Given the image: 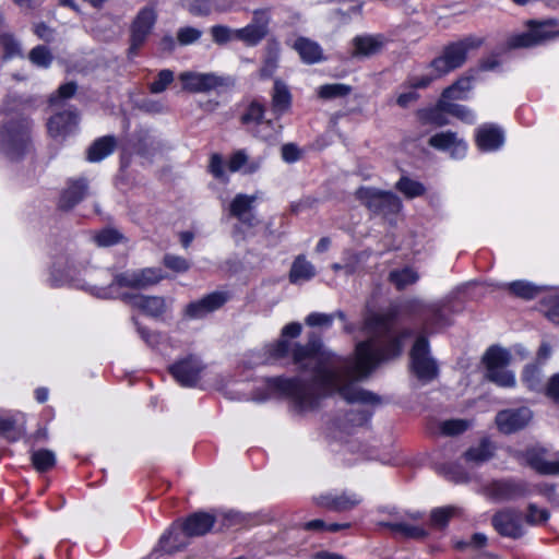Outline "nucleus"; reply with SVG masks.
<instances>
[{
	"label": "nucleus",
	"mask_w": 559,
	"mask_h": 559,
	"mask_svg": "<svg viewBox=\"0 0 559 559\" xmlns=\"http://www.w3.org/2000/svg\"><path fill=\"white\" fill-rule=\"evenodd\" d=\"M293 95L288 86L280 79H276L271 93V107L275 117L280 118L292 108Z\"/></svg>",
	"instance_id": "nucleus-28"
},
{
	"label": "nucleus",
	"mask_w": 559,
	"mask_h": 559,
	"mask_svg": "<svg viewBox=\"0 0 559 559\" xmlns=\"http://www.w3.org/2000/svg\"><path fill=\"white\" fill-rule=\"evenodd\" d=\"M451 116L457 118L459 120H461L462 122L467 123V124H473V123H475V120H476L475 114L473 112L472 109H469L465 105L457 104V103L455 104Z\"/></svg>",
	"instance_id": "nucleus-64"
},
{
	"label": "nucleus",
	"mask_w": 559,
	"mask_h": 559,
	"mask_svg": "<svg viewBox=\"0 0 559 559\" xmlns=\"http://www.w3.org/2000/svg\"><path fill=\"white\" fill-rule=\"evenodd\" d=\"M92 239L98 247H110L122 242L124 240V236L116 228L106 227L94 231Z\"/></svg>",
	"instance_id": "nucleus-43"
},
{
	"label": "nucleus",
	"mask_w": 559,
	"mask_h": 559,
	"mask_svg": "<svg viewBox=\"0 0 559 559\" xmlns=\"http://www.w3.org/2000/svg\"><path fill=\"white\" fill-rule=\"evenodd\" d=\"M170 278L162 267H145L142 269V288L148 285L158 284L160 281Z\"/></svg>",
	"instance_id": "nucleus-55"
},
{
	"label": "nucleus",
	"mask_w": 559,
	"mask_h": 559,
	"mask_svg": "<svg viewBox=\"0 0 559 559\" xmlns=\"http://www.w3.org/2000/svg\"><path fill=\"white\" fill-rule=\"evenodd\" d=\"M248 160V156L245 150L235 151L228 159L227 167L230 173H237L245 168Z\"/></svg>",
	"instance_id": "nucleus-61"
},
{
	"label": "nucleus",
	"mask_w": 559,
	"mask_h": 559,
	"mask_svg": "<svg viewBox=\"0 0 559 559\" xmlns=\"http://www.w3.org/2000/svg\"><path fill=\"white\" fill-rule=\"evenodd\" d=\"M488 538L484 533H474L469 540H455L453 543V548L457 551H463L466 548L471 547L473 549L479 550L487 546Z\"/></svg>",
	"instance_id": "nucleus-52"
},
{
	"label": "nucleus",
	"mask_w": 559,
	"mask_h": 559,
	"mask_svg": "<svg viewBox=\"0 0 559 559\" xmlns=\"http://www.w3.org/2000/svg\"><path fill=\"white\" fill-rule=\"evenodd\" d=\"M29 60L38 67H48L52 60L49 49L45 46L33 48L28 56Z\"/></svg>",
	"instance_id": "nucleus-58"
},
{
	"label": "nucleus",
	"mask_w": 559,
	"mask_h": 559,
	"mask_svg": "<svg viewBox=\"0 0 559 559\" xmlns=\"http://www.w3.org/2000/svg\"><path fill=\"white\" fill-rule=\"evenodd\" d=\"M361 502V498L355 492L343 490L341 492H323L313 497V503L321 509L331 512H347L354 510Z\"/></svg>",
	"instance_id": "nucleus-14"
},
{
	"label": "nucleus",
	"mask_w": 559,
	"mask_h": 559,
	"mask_svg": "<svg viewBox=\"0 0 559 559\" xmlns=\"http://www.w3.org/2000/svg\"><path fill=\"white\" fill-rule=\"evenodd\" d=\"M316 275L314 266L307 261L305 255H298L289 270V282L297 284L300 281H310Z\"/></svg>",
	"instance_id": "nucleus-36"
},
{
	"label": "nucleus",
	"mask_w": 559,
	"mask_h": 559,
	"mask_svg": "<svg viewBox=\"0 0 559 559\" xmlns=\"http://www.w3.org/2000/svg\"><path fill=\"white\" fill-rule=\"evenodd\" d=\"M350 523H326L321 519H314L300 525L301 530L307 532H331L336 533L350 528Z\"/></svg>",
	"instance_id": "nucleus-45"
},
{
	"label": "nucleus",
	"mask_w": 559,
	"mask_h": 559,
	"mask_svg": "<svg viewBox=\"0 0 559 559\" xmlns=\"http://www.w3.org/2000/svg\"><path fill=\"white\" fill-rule=\"evenodd\" d=\"M504 131L496 123L486 122L475 130V145L479 152H496L504 145Z\"/></svg>",
	"instance_id": "nucleus-20"
},
{
	"label": "nucleus",
	"mask_w": 559,
	"mask_h": 559,
	"mask_svg": "<svg viewBox=\"0 0 559 559\" xmlns=\"http://www.w3.org/2000/svg\"><path fill=\"white\" fill-rule=\"evenodd\" d=\"M497 445L490 437H483L477 445L469 447L462 455L466 463L480 465L493 459Z\"/></svg>",
	"instance_id": "nucleus-27"
},
{
	"label": "nucleus",
	"mask_w": 559,
	"mask_h": 559,
	"mask_svg": "<svg viewBox=\"0 0 559 559\" xmlns=\"http://www.w3.org/2000/svg\"><path fill=\"white\" fill-rule=\"evenodd\" d=\"M506 289L509 293V295L515 298H520L523 300H533L537 298L543 292H545L546 287L538 286L525 280H516L508 283L506 285Z\"/></svg>",
	"instance_id": "nucleus-35"
},
{
	"label": "nucleus",
	"mask_w": 559,
	"mask_h": 559,
	"mask_svg": "<svg viewBox=\"0 0 559 559\" xmlns=\"http://www.w3.org/2000/svg\"><path fill=\"white\" fill-rule=\"evenodd\" d=\"M491 526L501 537L520 539L524 535L523 514L516 508H503L490 519Z\"/></svg>",
	"instance_id": "nucleus-11"
},
{
	"label": "nucleus",
	"mask_w": 559,
	"mask_h": 559,
	"mask_svg": "<svg viewBox=\"0 0 559 559\" xmlns=\"http://www.w3.org/2000/svg\"><path fill=\"white\" fill-rule=\"evenodd\" d=\"M157 14L153 8H142V43L145 37L151 33L154 24L156 23Z\"/></svg>",
	"instance_id": "nucleus-59"
},
{
	"label": "nucleus",
	"mask_w": 559,
	"mask_h": 559,
	"mask_svg": "<svg viewBox=\"0 0 559 559\" xmlns=\"http://www.w3.org/2000/svg\"><path fill=\"white\" fill-rule=\"evenodd\" d=\"M110 294H115L126 304L136 307L140 299V277L135 272H123L110 284Z\"/></svg>",
	"instance_id": "nucleus-18"
},
{
	"label": "nucleus",
	"mask_w": 559,
	"mask_h": 559,
	"mask_svg": "<svg viewBox=\"0 0 559 559\" xmlns=\"http://www.w3.org/2000/svg\"><path fill=\"white\" fill-rule=\"evenodd\" d=\"M476 80V70L471 68L464 74L460 75L452 84L443 88V97L454 98L455 100L467 99V93L473 88Z\"/></svg>",
	"instance_id": "nucleus-29"
},
{
	"label": "nucleus",
	"mask_w": 559,
	"mask_h": 559,
	"mask_svg": "<svg viewBox=\"0 0 559 559\" xmlns=\"http://www.w3.org/2000/svg\"><path fill=\"white\" fill-rule=\"evenodd\" d=\"M338 394L349 404L361 403V404H379L381 397L366 389L355 388L352 384H344L338 388Z\"/></svg>",
	"instance_id": "nucleus-33"
},
{
	"label": "nucleus",
	"mask_w": 559,
	"mask_h": 559,
	"mask_svg": "<svg viewBox=\"0 0 559 559\" xmlns=\"http://www.w3.org/2000/svg\"><path fill=\"white\" fill-rule=\"evenodd\" d=\"M372 417V412L366 409L349 411L346 414V420L356 427L367 425Z\"/></svg>",
	"instance_id": "nucleus-60"
},
{
	"label": "nucleus",
	"mask_w": 559,
	"mask_h": 559,
	"mask_svg": "<svg viewBox=\"0 0 559 559\" xmlns=\"http://www.w3.org/2000/svg\"><path fill=\"white\" fill-rule=\"evenodd\" d=\"M0 435H4L10 441L20 438V432L15 430V420L11 417L0 416Z\"/></svg>",
	"instance_id": "nucleus-63"
},
{
	"label": "nucleus",
	"mask_w": 559,
	"mask_h": 559,
	"mask_svg": "<svg viewBox=\"0 0 559 559\" xmlns=\"http://www.w3.org/2000/svg\"><path fill=\"white\" fill-rule=\"evenodd\" d=\"M393 323L388 321L380 312L371 311L365 316L362 330L384 337L376 346L372 340H364L355 345L352 357L344 358L343 373L353 381H361L382 364L399 359L405 348V341L414 336V330L403 328L393 332Z\"/></svg>",
	"instance_id": "nucleus-2"
},
{
	"label": "nucleus",
	"mask_w": 559,
	"mask_h": 559,
	"mask_svg": "<svg viewBox=\"0 0 559 559\" xmlns=\"http://www.w3.org/2000/svg\"><path fill=\"white\" fill-rule=\"evenodd\" d=\"M32 464L37 472L44 473L56 464V455L48 449H39L32 452Z\"/></svg>",
	"instance_id": "nucleus-44"
},
{
	"label": "nucleus",
	"mask_w": 559,
	"mask_h": 559,
	"mask_svg": "<svg viewBox=\"0 0 559 559\" xmlns=\"http://www.w3.org/2000/svg\"><path fill=\"white\" fill-rule=\"evenodd\" d=\"M302 325L293 321L284 325L280 337L264 344L260 357L262 364L274 366L287 358L289 355L294 365L301 370L306 367L302 362L307 359H318L312 369L313 377L310 382L299 377L274 376L264 379L265 391L270 396L285 397L293 401L299 412L316 409L320 400L330 395L333 391L338 392L341 380L338 371L326 366L333 357V353L324 348L320 334L311 332L306 344L292 342L301 335Z\"/></svg>",
	"instance_id": "nucleus-1"
},
{
	"label": "nucleus",
	"mask_w": 559,
	"mask_h": 559,
	"mask_svg": "<svg viewBox=\"0 0 559 559\" xmlns=\"http://www.w3.org/2000/svg\"><path fill=\"white\" fill-rule=\"evenodd\" d=\"M162 264L174 274H183L191 269V263L183 257L166 253L163 257Z\"/></svg>",
	"instance_id": "nucleus-47"
},
{
	"label": "nucleus",
	"mask_w": 559,
	"mask_h": 559,
	"mask_svg": "<svg viewBox=\"0 0 559 559\" xmlns=\"http://www.w3.org/2000/svg\"><path fill=\"white\" fill-rule=\"evenodd\" d=\"M79 116L75 111L67 110L52 116L48 121L49 134L53 138H64L78 126Z\"/></svg>",
	"instance_id": "nucleus-25"
},
{
	"label": "nucleus",
	"mask_w": 559,
	"mask_h": 559,
	"mask_svg": "<svg viewBox=\"0 0 559 559\" xmlns=\"http://www.w3.org/2000/svg\"><path fill=\"white\" fill-rule=\"evenodd\" d=\"M210 33L212 36V40L218 45L223 46L235 39V29L222 24H216L211 26Z\"/></svg>",
	"instance_id": "nucleus-53"
},
{
	"label": "nucleus",
	"mask_w": 559,
	"mask_h": 559,
	"mask_svg": "<svg viewBox=\"0 0 559 559\" xmlns=\"http://www.w3.org/2000/svg\"><path fill=\"white\" fill-rule=\"evenodd\" d=\"M294 49L306 64H314L325 60L321 46L307 37H298L294 43Z\"/></svg>",
	"instance_id": "nucleus-31"
},
{
	"label": "nucleus",
	"mask_w": 559,
	"mask_h": 559,
	"mask_svg": "<svg viewBox=\"0 0 559 559\" xmlns=\"http://www.w3.org/2000/svg\"><path fill=\"white\" fill-rule=\"evenodd\" d=\"M524 459L526 464L540 475H559V461H547L543 449H527Z\"/></svg>",
	"instance_id": "nucleus-26"
},
{
	"label": "nucleus",
	"mask_w": 559,
	"mask_h": 559,
	"mask_svg": "<svg viewBox=\"0 0 559 559\" xmlns=\"http://www.w3.org/2000/svg\"><path fill=\"white\" fill-rule=\"evenodd\" d=\"M389 39L383 34L357 35L352 39L353 57H371L380 53Z\"/></svg>",
	"instance_id": "nucleus-23"
},
{
	"label": "nucleus",
	"mask_w": 559,
	"mask_h": 559,
	"mask_svg": "<svg viewBox=\"0 0 559 559\" xmlns=\"http://www.w3.org/2000/svg\"><path fill=\"white\" fill-rule=\"evenodd\" d=\"M394 188L408 200L423 197L427 191L424 183L405 175L401 176Z\"/></svg>",
	"instance_id": "nucleus-40"
},
{
	"label": "nucleus",
	"mask_w": 559,
	"mask_h": 559,
	"mask_svg": "<svg viewBox=\"0 0 559 559\" xmlns=\"http://www.w3.org/2000/svg\"><path fill=\"white\" fill-rule=\"evenodd\" d=\"M555 405L559 406V372L554 373L544 384L540 392Z\"/></svg>",
	"instance_id": "nucleus-56"
},
{
	"label": "nucleus",
	"mask_w": 559,
	"mask_h": 559,
	"mask_svg": "<svg viewBox=\"0 0 559 559\" xmlns=\"http://www.w3.org/2000/svg\"><path fill=\"white\" fill-rule=\"evenodd\" d=\"M533 418L528 407L506 408L497 413L495 424L503 435H512L524 429Z\"/></svg>",
	"instance_id": "nucleus-15"
},
{
	"label": "nucleus",
	"mask_w": 559,
	"mask_h": 559,
	"mask_svg": "<svg viewBox=\"0 0 559 559\" xmlns=\"http://www.w3.org/2000/svg\"><path fill=\"white\" fill-rule=\"evenodd\" d=\"M484 43V38L474 35L449 41L442 47L440 55L427 63L426 69L429 71L421 75H408L405 85L415 90L428 88L437 80L462 68L467 61L469 51L478 49Z\"/></svg>",
	"instance_id": "nucleus-3"
},
{
	"label": "nucleus",
	"mask_w": 559,
	"mask_h": 559,
	"mask_svg": "<svg viewBox=\"0 0 559 559\" xmlns=\"http://www.w3.org/2000/svg\"><path fill=\"white\" fill-rule=\"evenodd\" d=\"M416 118L423 126L432 124L441 128L449 124L448 117L439 111L435 106L419 108L416 111Z\"/></svg>",
	"instance_id": "nucleus-42"
},
{
	"label": "nucleus",
	"mask_w": 559,
	"mask_h": 559,
	"mask_svg": "<svg viewBox=\"0 0 559 559\" xmlns=\"http://www.w3.org/2000/svg\"><path fill=\"white\" fill-rule=\"evenodd\" d=\"M270 15L264 9H257L252 13V20L245 27L235 29V39L247 47L258 46L270 32Z\"/></svg>",
	"instance_id": "nucleus-12"
},
{
	"label": "nucleus",
	"mask_w": 559,
	"mask_h": 559,
	"mask_svg": "<svg viewBox=\"0 0 559 559\" xmlns=\"http://www.w3.org/2000/svg\"><path fill=\"white\" fill-rule=\"evenodd\" d=\"M419 276L416 271L409 266L392 270L389 273V281L397 290H403L408 285H413L418 281Z\"/></svg>",
	"instance_id": "nucleus-41"
},
{
	"label": "nucleus",
	"mask_w": 559,
	"mask_h": 559,
	"mask_svg": "<svg viewBox=\"0 0 559 559\" xmlns=\"http://www.w3.org/2000/svg\"><path fill=\"white\" fill-rule=\"evenodd\" d=\"M411 370L421 381H432L439 374L437 361L430 355V342L426 334H419L409 350Z\"/></svg>",
	"instance_id": "nucleus-7"
},
{
	"label": "nucleus",
	"mask_w": 559,
	"mask_h": 559,
	"mask_svg": "<svg viewBox=\"0 0 559 559\" xmlns=\"http://www.w3.org/2000/svg\"><path fill=\"white\" fill-rule=\"evenodd\" d=\"M206 365L197 354L177 358L167 367L169 376L182 388H195L202 380Z\"/></svg>",
	"instance_id": "nucleus-8"
},
{
	"label": "nucleus",
	"mask_w": 559,
	"mask_h": 559,
	"mask_svg": "<svg viewBox=\"0 0 559 559\" xmlns=\"http://www.w3.org/2000/svg\"><path fill=\"white\" fill-rule=\"evenodd\" d=\"M179 80L182 88L189 93H209L218 87L226 86V80L215 73H199L186 71L180 73Z\"/></svg>",
	"instance_id": "nucleus-16"
},
{
	"label": "nucleus",
	"mask_w": 559,
	"mask_h": 559,
	"mask_svg": "<svg viewBox=\"0 0 559 559\" xmlns=\"http://www.w3.org/2000/svg\"><path fill=\"white\" fill-rule=\"evenodd\" d=\"M178 530L188 538L201 537L210 533L215 523L216 516L206 511H195L186 518L178 520Z\"/></svg>",
	"instance_id": "nucleus-17"
},
{
	"label": "nucleus",
	"mask_w": 559,
	"mask_h": 559,
	"mask_svg": "<svg viewBox=\"0 0 559 559\" xmlns=\"http://www.w3.org/2000/svg\"><path fill=\"white\" fill-rule=\"evenodd\" d=\"M117 144V139L112 135L96 139L86 151L87 160L91 163L103 160L115 151Z\"/></svg>",
	"instance_id": "nucleus-34"
},
{
	"label": "nucleus",
	"mask_w": 559,
	"mask_h": 559,
	"mask_svg": "<svg viewBox=\"0 0 559 559\" xmlns=\"http://www.w3.org/2000/svg\"><path fill=\"white\" fill-rule=\"evenodd\" d=\"M255 197L243 193H238L229 204V213L231 216L239 219L247 227L255 225V218L251 213Z\"/></svg>",
	"instance_id": "nucleus-24"
},
{
	"label": "nucleus",
	"mask_w": 559,
	"mask_h": 559,
	"mask_svg": "<svg viewBox=\"0 0 559 559\" xmlns=\"http://www.w3.org/2000/svg\"><path fill=\"white\" fill-rule=\"evenodd\" d=\"M29 122L26 120L10 122L0 133L3 152L11 158L20 157L29 143Z\"/></svg>",
	"instance_id": "nucleus-10"
},
{
	"label": "nucleus",
	"mask_w": 559,
	"mask_h": 559,
	"mask_svg": "<svg viewBox=\"0 0 559 559\" xmlns=\"http://www.w3.org/2000/svg\"><path fill=\"white\" fill-rule=\"evenodd\" d=\"M0 45L4 52L5 59H11L22 56V48L20 43L9 33L0 34Z\"/></svg>",
	"instance_id": "nucleus-51"
},
{
	"label": "nucleus",
	"mask_w": 559,
	"mask_h": 559,
	"mask_svg": "<svg viewBox=\"0 0 559 559\" xmlns=\"http://www.w3.org/2000/svg\"><path fill=\"white\" fill-rule=\"evenodd\" d=\"M355 199L371 216H380L391 224L403 209L402 200L394 192L376 187L360 186L355 191Z\"/></svg>",
	"instance_id": "nucleus-4"
},
{
	"label": "nucleus",
	"mask_w": 559,
	"mask_h": 559,
	"mask_svg": "<svg viewBox=\"0 0 559 559\" xmlns=\"http://www.w3.org/2000/svg\"><path fill=\"white\" fill-rule=\"evenodd\" d=\"M334 316L330 313L311 312L306 317V324L309 326H331Z\"/></svg>",
	"instance_id": "nucleus-62"
},
{
	"label": "nucleus",
	"mask_w": 559,
	"mask_h": 559,
	"mask_svg": "<svg viewBox=\"0 0 559 559\" xmlns=\"http://www.w3.org/2000/svg\"><path fill=\"white\" fill-rule=\"evenodd\" d=\"M469 427V420L453 418L442 421L440 425V431L444 436L454 437L464 433Z\"/></svg>",
	"instance_id": "nucleus-48"
},
{
	"label": "nucleus",
	"mask_w": 559,
	"mask_h": 559,
	"mask_svg": "<svg viewBox=\"0 0 559 559\" xmlns=\"http://www.w3.org/2000/svg\"><path fill=\"white\" fill-rule=\"evenodd\" d=\"M511 358L510 352L499 345L488 347L483 357L486 367V379L501 388L515 386V376L507 369Z\"/></svg>",
	"instance_id": "nucleus-5"
},
{
	"label": "nucleus",
	"mask_w": 559,
	"mask_h": 559,
	"mask_svg": "<svg viewBox=\"0 0 559 559\" xmlns=\"http://www.w3.org/2000/svg\"><path fill=\"white\" fill-rule=\"evenodd\" d=\"M378 525L382 528L390 530L393 533H400L404 537L412 539H423L428 535L425 528L404 522L380 521Z\"/></svg>",
	"instance_id": "nucleus-37"
},
{
	"label": "nucleus",
	"mask_w": 559,
	"mask_h": 559,
	"mask_svg": "<svg viewBox=\"0 0 559 559\" xmlns=\"http://www.w3.org/2000/svg\"><path fill=\"white\" fill-rule=\"evenodd\" d=\"M428 145L441 152H449L455 159L465 157L467 153V143L457 136V133L451 130L441 131L431 135Z\"/></svg>",
	"instance_id": "nucleus-21"
},
{
	"label": "nucleus",
	"mask_w": 559,
	"mask_h": 559,
	"mask_svg": "<svg viewBox=\"0 0 559 559\" xmlns=\"http://www.w3.org/2000/svg\"><path fill=\"white\" fill-rule=\"evenodd\" d=\"M550 518L547 509H539L535 503H528L524 521L532 526L545 524Z\"/></svg>",
	"instance_id": "nucleus-50"
},
{
	"label": "nucleus",
	"mask_w": 559,
	"mask_h": 559,
	"mask_svg": "<svg viewBox=\"0 0 559 559\" xmlns=\"http://www.w3.org/2000/svg\"><path fill=\"white\" fill-rule=\"evenodd\" d=\"M173 299L142 294V316L155 322H166L171 317Z\"/></svg>",
	"instance_id": "nucleus-22"
},
{
	"label": "nucleus",
	"mask_w": 559,
	"mask_h": 559,
	"mask_svg": "<svg viewBox=\"0 0 559 559\" xmlns=\"http://www.w3.org/2000/svg\"><path fill=\"white\" fill-rule=\"evenodd\" d=\"M87 181L84 178L71 180L60 197L59 206L70 210L87 193Z\"/></svg>",
	"instance_id": "nucleus-32"
},
{
	"label": "nucleus",
	"mask_w": 559,
	"mask_h": 559,
	"mask_svg": "<svg viewBox=\"0 0 559 559\" xmlns=\"http://www.w3.org/2000/svg\"><path fill=\"white\" fill-rule=\"evenodd\" d=\"M174 81V72L169 69L160 70L155 80L150 83L151 93L158 94L164 92Z\"/></svg>",
	"instance_id": "nucleus-54"
},
{
	"label": "nucleus",
	"mask_w": 559,
	"mask_h": 559,
	"mask_svg": "<svg viewBox=\"0 0 559 559\" xmlns=\"http://www.w3.org/2000/svg\"><path fill=\"white\" fill-rule=\"evenodd\" d=\"M230 299L228 292L215 290L204 295L202 298L190 301L183 309V318L202 319L209 313L219 310Z\"/></svg>",
	"instance_id": "nucleus-13"
},
{
	"label": "nucleus",
	"mask_w": 559,
	"mask_h": 559,
	"mask_svg": "<svg viewBox=\"0 0 559 559\" xmlns=\"http://www.w3.org/2000/svg\"><path fill=\"white\" fill-rule=\"evenodd\" d=\"M281 55V44L275 38L272 37L267 39L265 45V52L262 60V66L259 70V75L263 80L271 79L278 68Z\"/></svg>",
	"instance_id": "nucleus-30"
},
{
	"label": "nucleus",
	"mask_w": 559,
	"mask_h": 559,
	"mask_svg": "<svg viewBox=\"0 0 559 559\" xmlns=\"http://www.w3.org/2000/svg\"><path fill=\"white\" fill-rule=\"evenodd\" d=\"M555 20H528L526 31L509 37L507 44L510 49L531 48L545 44L555 38L559 32Z\"/></svg>",
	"instance_id": "nucleus-6"
},
{
	"label": "nucleus",
	"mask_w": 559,
	"mask_h": 559,
	"mask_svg": "<svg viewBox=\"0 0 559 559\" xmlns=\"http://www.w3.org/2000/svg\"><path fill=\"white\" fill-rule=\"evenodd\" d=\"M455 513L454 507H440L432 509L430 523L438 528H445Z\"/></svg>",
	"instance_id": "nucleus-49"
},
{
	"label": "nucleus",
	"mask_w": 559,
	"mask_h": 559,
	"mask_svg": "<svg viewBox=\"0 0 559 559\" xmlns=\"http://www.w3.org/2000/svg\"><path fill=\"white\" fill-rule=\"evenodd\" d=\"M265 105L257 99H252L239 112L238 121L253 138L263 142H270L273 139L272 132L266 134L260 129L261 126L273 129V120L265 119Z\"/></svg>",
	"instance_id": "nucleus-9"
},
{
	"label": "nucleus",
	"mask_w": 559,
	"mask_h": 559,
	"mask_svg": "<svg viewBox=\"0 0 559 559\" xmlns=\"http://www.w3.org/2000/svg\"><path fill=\"white\" fill-rule=\"evenodd\" d=\"M352 87L343 83L323 84L318 90V96L322 99H334L346 97L350 94Z\"/></svg>",
	"instance_id": "nucleus-46"
},
{
	"label": "nucleus",
	"mask_w": 559,
	"mask_h": 559,
	"mask_svg": "<svg viewBox=\"0 0 559 559\" xmlns=\"http://www.w3.org/2000/svg\"><path fill=\"white\" fill-rule=\"evenodd\" d=\"M521 381L528 391L540 393L544 386L542 369L536 364L525 365L521 373Z\"/></svg>",
	"instance_id": "nucleus-38"
},
{
	"label": "nucleus",
	"mask_w": 559,
	"mask_h": 559,
	"mask_svg": "<svg viewBox=\"0 0 559 559\" xmlns=\"http://www.w3.org/2000/svg\"><path fill=\"white\" fill-rule=\"evenodd\" d=\"M178 525L177 521L173 524L171 528L166 531L158 540V547L167 555H174L186 548L187 543L180 537V534L175 532Z\"/></svg>",
	"instance_id": "nucleus-39"
},
{
	"label": "nucleus",
	"mask_w": 559,
	"mask_h": 559,
	"mask_svg": "<svg viewBox=\"0 0 559 559\" xmlns=\"http://www.w3.org/2000/svg\"><path fill=\"white\" fill-rule=\"evenodd\" d=\"M202 32L192 26H183L177 31V40L181 46H188L198 41Z\"/></svg>",
	"instance_id": "nucleus-57"
},
{
	"label": "nucleus",
	"mask_w": 559,
	"mask_h": 559,
	"mask_svg": "<svg viewBox=\"0 0 559 559\" xmlns=\"http://www.w3.org/2000/svg\"><path fill=\"white\" fill-rule=\"evenodd\" d=\"M488 491L490 497L497 501H512L526 497L530 493L525 481L512 478L491 481L488 486Z\"/></svg>",
	"instance_id": "nucleus-19"
}]
</instances>
